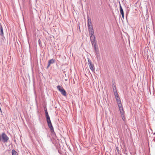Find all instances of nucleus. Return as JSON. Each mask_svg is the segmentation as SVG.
Here are the masks:
<instances>
[{"mask_svg":"<svg viewBox=\"0 0 155 155\" xmlns=\"http://www.w3.org/2000/svg\"><path fill=\"white\" fill-rule=\"evenodd\" d=\"M116 98L118 104V107L119 108V110L120 112L122 118L123 120H125L124 111V110L122 104H121L120 99L119 97H116Z\"/></svg>","mask_w":155,"mask_h":155,"instance_id":"1","label":"nucleus"},{"mask_svg":"<svg viewBox=\"0 0 155 155\" xmlns=\"http://www.w3.org/2000/svg\"><path fill=\"white\" fill-rule=\"evenodd\" d=\"M94 33H93L92 34H89L90 35V38L91 43L93 46H94L95 50L96 51V40L95 39V37L93 35Z\"/></svg>","mask_w":155,"mask_h":155,"instance_id":"2","label":"nucleus"},{"mask_svg":"<svg viewBox=\"0 0 155 155\" xmlns=\"http://www.w3.org/2000/svg\"><path fill=\"white\" fill-rule=\"evenodd\" d=\"M9 139L8 137L4 133H2L1 135L0 134V141L3 142H7Z\"/></svg>","mask_w":155,"mask_h":155,"instance_id":"3","label":"nucleus"},{"mask_svg":"<svg viewBox=\"0 0 155 155\" xmlns=\"http://www.w3.org/2000/svg\"><path fill=\"white\" fill-rule=\"evenodd\" d=\"M57 88L59 91L61 92V93L64 96H66V92L62 87L60 85H58L57 86Z\"/></svg>","mask_w":155,"mask_h":155,"instance_id":"4","label":"nucleus"},{"mask_svg":"<svg viewBox=\"0 0 155 155\" xmlns=\"http://www.w3.org/2000/svg\"><path fill=\"white\" fill-rule=\"evenodd\" d=\"M87 26L88 27V31L89 34H92L93 33H94V32L92 24H87Z\"/></svg>","mask_w":155,"mask_h":155,"instance_id":"5","label":"nucleus"},{"mask_svg":"<svg viewBox=\"0 0 155 155\" xmlns=\"http://www.w3.org/2000/svg\"><path fill=\"white\" fill-rule=\"evenodd\" d=\"M55 60L54 59H52L49 60L48 62V64L47 66V68H48L50 67V66L52 64L55 63Z\"/></svg>","mask_w":155,"mask_h":155,"instance_id":"6","label":"nucleus"},{"mask_svg":"<svg viewBox=\"0 0 155 155\" xmlns=\"http://www.w3.org/2000/svg\"><path fill=\"white\" fill-rule=\"evenodd\" d=\"M119 6H120V13H121V14H123L124 13L122 7V6L121 5V4H120V2H119Z\"/></svg>","mask_w":155,"mask_h":155,"instance_id":"7","label":"nucleus"},{"mask_svg":"<svg viewBox=\"0 0 155 155\" xmlns=\"http://www.w3.org/2000/svg\"><path fill=\"white\" fill-rule=\"evenodd\" d=\"M48 125L49 128H50L51 131L52 132L53 131H54L53 128L52 126V124L51 123L48 124Z\"/></svg>","mask_w":155,"mask_h":155,"instance_id":"8","label":"nucleus"},{"mask_svg":"<svg viewBox=\"0 0 155 155\" xmlns=\"http://www.w3.org/2000/svg\"><path fill=\"white\" fill-rule=\"evenodd\" d=\"M12 155H18L17 152L14 150H12Z\"/></svg>","mask_w":155,"mask_h":155,"instance_id":"9","label":"nucleus"},{"mask_svg":"<svg viewBox=\"0 0 155 155\" xmlns=\"http://www.w3.org/2000/svg\"><path fill=\"white\" fill-rule=\"evenodd\" d=\"M48 124L51 123V122L49 117H46Z\"/></svg>","mask_w":155,"mask_h":155,"instance_id":"10","label":"nucleus"},{"mask_svg":"<svg viewBox=\"0 0 155 155\" xmlns=\"http://www.w3.org/2000/svg\"><path fill=\"white\" fill-rule=\"evenodd\" d=\"M48 124L51 123V122L49 117H46Z\"/></svg>","mask_w":155,"mask_h":155,"instance_id":"11","label":"nucleus"},{"mask_svg":"<svg viewBox=\"0 0 155 155\" xmlns=\"http://www.w3.org/2000/svg\"><path fill=\"white\" fill-rule=\"evenodd\" d=\"M114 95H115L116 98L117 97H119V95H118L116 90V91H115L114 89Z\"/></svg>","mask_w":155,"mask_h":155,"instance_id":"12","label":"nucleus"},{"mask_svg":"<svg viewBox=\"0 0 155 155\" xmlns=\"http://www.w3.org/2000/svg\"><path fill=\"white\" fill-rule=\"evenodd\" d=\"M92 24V23L91 19L90 18H89V17H88L87 18V24Z\"/></svg>","mask_w":155,"mask_h":155,"instance_id":"13","label":"nucleus"},{"mask_svg":"<svg viewBox=\"0 0 155 155\" xmlns=\"http://www.w3.org/2000/svg\"><path fill=\"white\" fill-rule=\"evenodd\" d=\"M88 64L89 66V68H93V65L91 62L90 63H87Z\"/></svg>","mask_w":155,"mask_h":155,"instance_id":"14","label":"nucleus"},{"mask_svg":"<svg viewBox=\"0 0 155 155\" xmlns=\"http://www.w3.org/2000/svg\"><path fill=\"white\" fill-rule=\"evenodd\" d=\"M45 113L46 117H49V116L48 114V113L47 110L46 109L45 110Z\"/></svg>","mask_w":155,"mask_h":155,"instance_id":"15","label":"nucleus"},{"mask_svg":"<svg viewBox=\"0 0 155 155\" xmlns=\"http://www.w3.org/2000/svg\"><path fill=\"white\" fill-rule=\"evenodd\" d=\"M88 59V60H87V61H88V62L87 63H90V62H91L90 59L88 58H87Z\"/></svg>","mask_w":155,"mask_h":155,"instance_id":"16","label":"nucleus"},{"mask_svg":"<svg viewBox=\"0 0 155 155\" xmlns=\"http://www.w3.org/2000/svg\"><path fill=\"white\" fill-rule=\"evenodd\" d=\"M91 69V71H93V72H94V68H90Z\"/></svg>","mask_w":155,"mask_h":155,"instance_id":"17","label":"nucleus"},{"mask_svg":"<svg viewBox=\"0 0 155 155\" xmlns=\"http://www.w3.org/2000/svg\"><path fill=\"white\" fill-rule=\"evenodd\" d=\"M121 14V15H122V16L123 18L124 19V13H123V14Z\"/></svg>","mask_w":155,"mask_h":155,"instance_id":"18","label":"nucleus"},{"mask_svg":"<svg viewBox=\"0 0 155 155\" xmlns=\"http://www.w3.org/2000/svg\"><path fill=\"white\" fill-rule=\"evenodd\" d=\"M99 57V55L98 54L97 55V59H98V57Z\"/></svg>","mask_w":155,"mask_h":155,"instance_id":"19","label":"nucleus"},{"mask_svg":"<svg viewBox=\"0 0 155 155\" xmlns=\"http://www.w3.org/2000/svg\"><path fill=\"white\" fill-rule=\"evenodd\" d=\"M40 41V40L39 39V44H40V42L39 41Z\"/></svg>","mask_w":155,"mask_h":155,"instance_id":"20","label":"nucleus"}]
</instances>
